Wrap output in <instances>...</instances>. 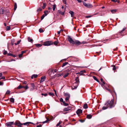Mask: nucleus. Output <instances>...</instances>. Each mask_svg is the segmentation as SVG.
Masks as SVG:
<instances>
[{
  "label": "nucleus",
  "mask_w": 127,
  "mask_h": 127,
  "mask_svg": "<svg viewBox=\"0 0 127 127\" xmlns=\"http://www.w3.org/2000/svg\"><path fill=\"white\" fill-rule=\"evenodd\" d=\"M114 99H112L111 100H108L105 104V106L102 108V110H105L108 108H111L114 106L113 103Z\"/></svg>",
  "instance_id": "obj_1"
},
{
  "label": "nucleus",
  "mask_w": 127,
  "mask_h": 127,
  "mask_svg": "<svg viewBox=\"0 0 127 127\" xmlns=\"http://www.w3.org/2000/svg\"><path fill=\"white\" fill-rule=\"evenodd\" d=\"M53 42L51 41H48L44 42L43 45L45 46H48L53 44Z\"/></svg>",
  "instance_id": "obj_2"
},
{
  "label": "nucleus",
  "mask_w": 127,
  "mask_h": 127,
  "mask_svg": "<svg viewBox=\"0 0 127 127\" xmlns=\"http://www.w3.org/2000/svg\"><path fill=\"white\" fill-rule=\"evenodd\" d=\"M83 5L88 8H91L93 7L92 5L89 3H87L84 2H83Z\"/></svg>",
  "instance_id": "obj_3"
},
{
  "label": "nucleus",
  "mask_w": 127,
  "mask_h": 127,
  "mask_svg": "<svg viewBox=\"0 0 127 127\" xmlns=\"http://www.w3.org/2000/svg\"><path fill=\"white\" fill-rule=\"evenodd\" d=\"M46 120L45 121L43 122H42L44 124L45 123H47L49 121H50L52 120H53V117L52 116L50 117H49L48 118L46 117Z\"/></svg>",
  "instance_id": "obj_4"
},
{
  "label": "nucleus",
  "mask_w": 127,
  "mask_h": 127,
  "mask_svg": "<svg viewBox=\"0 0 127 127\" xmlns=\"http://www.w3.org/2000/svg\"><path fill=\"white\" fill-rule=\"evenodd\" d=\"M16 126H17L18 127L21 126L23 125L22 123H21L18 120L16 121L15 123L14 124Z\"/></svg>",
  "instance_id": "obj_5"
},
{
  "label": "nucleus",
  "mask_w": 127,
  "mask_h": 127,
  "mask_svg": "<svg viewBox=\"0 0 127 127\" xmlns=\"http://www.w3.org/2000/svg\"><path fill=\"white\" fill-rule=\"evenodd\" d=\"M74 44H75L76 46H78L81 44L82 43H86L85 42H83L82 43L80 42L78 40H75L74 41Z\"/></svg>",
  "instance_id": "obj_6"
},
{
  "label": "nucleus",
  "mask_w": 127,
  "mask_h": 127,
  "mask_svg": "<svg viewBox=\"0 0 127 127\" xmlns=\"http://www.w3.org/2000/svg\"><path fill=\"white\" fill-rule=\"evenodd\" d=\"M68 39L69 42L70 44L74 45V41L73 40L70 36H68Z\"/></svg>",
  "instance_id": "obj_7"
},
{
  "label": "nucleus",
  "mask_w": 127,
  "mask_h": 127,
  "mask_svg": "<svg viewBox=\"0 0 127 127\" xmlns=\"http://www.w3.org/2000/svg\"><path fill=\"white\" fill-rule=\"evenodd\" d=\"M14 122H9L6 123L5 125L7 127H11L12 125L14 124Z\"/></svg>",
  "instance_id": "obj_8"
},
{
  "label": "nucleus",
  "mask_w": 127,
  "mask_h": 127,
  "mask_svg": "<svg viewBox=\"0 0 127 127\" xmlns=\"http://www.w3.org/2000/svg\"><path fill=\"white\" fill-rule=\"evenodd\" d=\"M79 85V84L78 83H74L72 86V88L73 89H76L78 87Z\"/></svg>",
  "instance_id": "obj_9"
},
{
  "label": "nucleus",
  "mask_w": 127,
  "mask_h": 127,
  "mask_svg": "<svg viewBox=\"0 0 127 127\" xmlns=\"http://www.w3.org/2000/svg\"><path fill=\"white\" fill-rule=\"evenodd\" d=\"M71 60L72 61H74L76 62L79 61L80 60V59L77 58H76L75 57H71Z\"/></svg>",
  "instance_id": "obj_10"
},
{
  "label": "nucleus",
  "mask_w": 127,
  "mask_h": 127,
  "mask_svg": "<svg viewBox=\"0 0 127 127\" xmlns=\"http://www.w3.org/2000/svg\"><path fill=\"white\" fill-rule=\"evenodd\" d=\"M71 107L68 106L67 107L65 108L64 109V111H67L71 110Z\"/></svg>",
  "instance_id": "obj_11"
},
{
  "label": "nucleus",
  "mask_w": 127,
  "mask_h": 127,
  "mask_svg": "<svg viewBox=\"0 0 127 127\" xmlns=\"http://www.w3.org/2000/svg\"><path fill=\"white\" fill-rule=\"evenodd\" d=\"M53 70L51 69H49L47 71V73H48L49 76H51L52 73L53 72Z\"/></svg>",
  "instance_id": "obj_12"
},
{
  "label": "nucleus",
  "mask_w": 127,
  "mask_h": 127,
  "mask_svg": "<svg viewBox=\"0 0 127 127\" xmlns=\"http://www.w3.org/2000/svg\"><path fill=\"white\" fill-rule=\"evenodd\" d=\"M30 124H34L33 123L30 122H27L25 123H22L23 125L27 126H28Z\"/></svg>",
  "instance_id": "obj_13"
},
{
  "label": "nucleus",
  "mask_w": 127,
  "mask_h": 127,
  "mask_svg": "<svg viewBox=\"0 0 127 127\" xmlns=\"http://www.w3.org/2000/svg\"><path fill=\"white\" fill-rule=\"evenodd\" d=\"M82 112V110L81 109H78L76 112V113L77 114H81Z\"/></svg>",
  "instance_id": "obj_14"
},
{
  "label": "nucleus",
  "mask_w": 127,
  "mask_h": 127,
  "mask_svg": "<svg viewBox=\"0 0 127 127\" xmlns=\"http://www.w3.org/2000/svg\"><path fill=\"white\" fill-rule=\"evenodd\" d=\"M75 80L76 82L75 83H78L79 84V80L78 77H77L75 79Z\"/></svg>",
  "instance_id": "obj_15"
},
{
  "label": "nucleus",
  "mask_w": 127,
  "mask_h": 127,
  "mask_svg": "<svg viewBox=\"0 0 127 127\" xmlns=\"http://www.w3.org/2000/svg\"><path fill=\"white\" fill-rule=\"evenodd\" d=\"M30 84L32 87V88H31V90H33L34 89L35 86L34 84L33 83H31Z\"/></svg>",
  "instance_id": "obj_16"
},
{
  "label": "nucleus",
  "mask_w": 127,
  "mask_h": 127,
  "mask_svg": "<svg viewBox=\"0 0 127 127\" xmlns=\"http://www.w3.org/2000/svg\"><path fill=\"white\" fill-rule=\"evenodd\" d=\"M58 12L60 14H61L62 15H64V11L62 12V11L61 10H59L58 11Z\"/></svg>",
  "instance_id": "obj_17"
},
{
  "label": "nucleus",
  "mask_w": 127,
  "mask_h": 127,
  "mask_svg": "<svg viewBox=\"0 0 127 127\" xmlns=\"http://www.w3.org/2000/svg\"><path fill=\"white\" fill-rule=\"evenodd\" d=\"M37 76V74H34L33 75L31 76V78L33 79V78H36Z\"/></svg>",
  "instance_id": "obj_18"
},
{
  "label": "nucleus",
  "mask_w": 127,
  "mask_h": 127,
  "mask_svg": "<svg viewBox=\"0 0 127 127\" xmlns=\"http://www.w3.org/2000/svg\"><path fill=\"white\" fill-rule=\"evenodd\" d=\"M92 117V115L90 114H88L87 115V118L89 119L91 118Z\"/></svg>",
  "instance_id": "obj_19"
},
{
  "label": "nucleus",
  "mask_w": 127,
  "mask_h": 127,
  "mask_svg": "<svg viewBox=\"0 0 127 127\" xmlns=\"http://www.w3.org/2000/svg\"><path fill=\"white\" fill-rule=\"evenodd\" d=\"M69 13L70 14L71 17H73L74 16V12L70 10Z\"/></svg>",
  "instance_id": "obj_20"
},
{
  "label": "nucleus",
  "mask_w": 127,
  "mask_h": 127,
  "mask_svg": "<svg viewBox=\"0 0 127 127\" xmlns=\"http://www.w3.org/2000/svg\"><path fill=\"white\" fill-rule=\"evenodd\" d=\"M45 78V76L42 77H41V80H40L41 82H42L44 81Z\"/></svg>",
  "instance_id": "obj_21"
},
{
  "label": "nucleus",
  "mask_w": 127,
  "mask_h": 127,
  "mask_svg": "<svg viewBox=\"0 0 127 127\" xmlns=\"http://www.w3.org/2000/svg\"><path fill=\"white\" fill-rule=\"evenodd\" d=\"M28 41L29 42H33V39H31L29 37H28Z\"/></svg>",
  "instance_id": "obj_22"
},
{
  "label": "nucleus",
  "mask_w": 127,
  "mask_h": 127,
  "mask_svg": "<svg viewBox=\"0 0 127 127\" xmlns=\"http://www.w3.org/2000/svg\"><path fill=\"white\" fill-rule=\"evenodd\" d=\"M7 55L8 56H11L14 57H16V56L15 55H13L11 53H8L7 54Z\"/></svg>",
  "instance_id": "obj_23"
},
{
  "label": "nucleus",
  "mask_w": 127,
  "mask_h": 127,
  "mask_svg": "<svg viewBox=\"0 0 127 127\" xmlns=\"http://www.w3.org/2000/svg\"><path fill=\"white\" fill-rule=\"evenodd\" d=\"M10 101L11 102L13 103H14V98H11L10 99Z\"/></svg>",
  "instance_id": "obj_24"
},
{
  "label": "nucleus",
  "mask_w": 127,
  "mask_h": 127,
  "mask_svg": "<svg viewBox=\"0 0 127 127\" xmlns=\"http://www.w3.org/2000/svg\"><path fill=\"white\" fill-rule=\"evenodd\" d=\"M93 77L94 80L96 81L97 82H99V81L97 79L96 77L94 76H93Z\"/></svg>",
  "instance_id": "obj_25"
},
{
  "label": "nucleus",
  "mask_w": 127,
  "mask_h": 127,
  "mask_svg": "<svg viewBox=\"0 0 127 127\" xmlns=\"http://www.w3.org/2000/svg\"><path fill=\"white\" fill-rule=\"evenodd\" d=\"M83 107L84 109H86L88 108L87 104H85L83 106Z\"/></svg>",
  "instance_id": "obj_26"
},
{
  "label": "nucleus",
  "mask_w": 127,
  "mask_h": 127,
  "mask_svg": "<svg viewBox=\"0 0 127 127\" xmlns=\"http://www.w3.org/2000/svg\"><path fill=\"white\" fill-rule=\"evenodd\" d=\"M69 74V73L67 72L66 73V74L64 75L63 76V77L64 78H65L67 77Z\"/></svg>",
  "instance_id": "obj_27"
},
{
  "label": "nucleus",
  "mask_w": 127,
  "mask_h": 127,
  "mask_svg": "<svg viewBox=\"0 0 127 127\" xmlns=\"http://www.w3.org/2000/svg\"><path fill=\"white\" fill-rule=\"evenodd\" d=\"M64 96L66 97H68V96L70 97V95L68 93H64Z\"/></svg>",
  "instance_id": "obj_28"
},
{
  "label": "nucleus",
  "mask_w": 127,
  "mask_h": 127,
  "mask_svg": "<svg viewBox=\"0 0 127 127\" xmlns=\"http://www.w3.org/2000/svg\"><path fill=\"white\" fill-rule=\"evenodd\" d=\"M68 64V63L65 62L63 64V65H62V67H63L64 66L66 65L67 64Z\"/></svg>",
  "instance_id": "obj_29"
},
{
  "label": "nucleus",
  "mask_w": 127,
  "mask_h": 127,
  "mask_svg": "<svg viewBox=\"0 0 127 127\" xmlns=\"http://www.w3.org/2000/svg\"><path fill=\"white\" fill-rule=\"evenodd\" d=\"M111 11L112 13H114L116 12L117 10L116 9L112 10H111Z\"/></svg>",
  "instance_id": "obj_30"
},
{
  "label": "nucleus",
  "mask_w": 127,
  "mask_h": 127,
  "mask_svg": "<svg viewBox=\"0 0 127 127\" xmlns=\"http://www.w3.org/2000/svg\"><path fill=\"white\" fill-rule=\"evenodd\" d=\"M70 97L68 96V97H66L65 98V100L66 102H67L69 99V98Z\"/></svg>",
  "instance_id": "obj_31"
},
{
  "label": "nucleus",
  "mask_w": 127,
  "mask_h": 127,
  "mask_svg": "<svg viewBox=\"0 0 127 127\" xmlns=\"http://www.w3.org/2000/svg\"><path fill=\"white\" fill-rule=\"evenodd\" d=\"M17 8V5L16 3H15L14 4V10H15Z\"/></svg>",
  "instance_id": "obj_32"
},
{
  "label": "nucleus",
  "mask_w": 127,
  "mask_h": 127,
  "mask_svg": "<svg viewBox=\"0 0 127 127\" xmlns=\"http://www.w3.org/2000/svg\"><path fill=\"white\" fill-rule=\"evenodd\" d=\"M36 46L37 47H39L41 46H42L41 44H35Z\"/></svg>",
  "instance_id": "obj_33"
},
{
  "label": "nucleus",
  "mask_w": 127,
  "mask_h": 127,
  "mask_svg": "<svg viewBox=\"0 0 127 127\" xmlns=\"http://www.w3.org/2000/svg\"><path fill=\"white\" fill-rule=\"evenodd\" d=\"M62 123V121H59V122L57 124V125H56V126L57 127L58 126Z\"/></svg>",
  "instance_id": "obj_34"
},
{
  "label": "nucleus",
  "mask_w": 127,
  "mask_h": 127,
  "mask_svg": "<svg viewBox=\"0 0 127 127\" xmlns=\"http://www.w3.org/2000/svg\"><path fill=\"white\" fill-rule=\"evenodd\" d=\"M44 15H45V16H46L47 15L48 13V11H44Z\"/></svg>",
  "instance_id": "obj_35"
},
{
  "label": "nucleus",
  "mask_w": 127,
  "mask_h": 127,
  "mask_svg": "<svg viewBox=\"0 0 127 127\" xmlns=\"http://www.w3.org/2000/svg\"><path fill=\"white\" fill-rule=\"evenodd\" d=\"M21 41V40H19L18 41H17V43H15V45H17V44H19L20 43V42Z\"/></svg>",
  "instance_id": "obj_36"
},
{
  "label": "nucleus",
  "mask_w": 127,
  "mask_h": 127,
  "mask_svg": "<svg viewBox=\"0 0 127 127\" xmlns=\"http://www.w3.org/2000/svg\"><path fill=\"white\" fill-rule=\"evenodd\" d=\"M68 103H65L64 102H63V105L65 106H66L68 105Z\"/></svg>",
  "instance_id": "obj_37"
},
{
  "label": "nucleus",
  "mask_w": 127,
  "mask_h": 127,
  "mask_svg": "<svg viewBox=\"0 0 127 127\" xmlns=\"http://www.w3.org/2000/svg\"><path fill=\"white\" fill-rule=\"evenodd\" d=\"M56 7V4H55L53 5V11L55 10Z\"/></svg>",
  "instance_id": "obj_38"
},
{
  "label": "nucleus",
  "mask_w": 127,
  "mask_h": 127,
  "mask_svg": "<svg viewBox=\"0 0 127 127\" xmlns=\"http://www.w3.org/2000/svg\"><path fill=\"white\" fill-rule=\"evenodd\" d=\"M10 92L9 90H7L6 93V94H9L10 93Z\"/></svg>",
  "instance_id": "obj_39"
},
{
  "label": "nucleus",
  "mask_w": 127,
  "mask_h": 127,
  "mask_svg": "<svg viewBox=\"0 0 127 127\" xmlns=\"http://www.w3.org/2000/svg\"><path fill=\"white\" fill-rule=\"evenodd\" d=\"M10 26H7L6 27V30L7 31L10 30Z\"/></svg>",
  "instance_id": "obj_40"
},
{
  "label": "nucleus",
  "mask_w": 127,
  "mask_h": 127,
  "mask_svg": "<svg viewBox=\"0 0 127 127\" xmlns=\"http://www.w3.org/2000/svg\"><path fill=\"white\" fill-rule=\"evenodd\" d=\"M58 43V42L57 41H55L54 42V44L55 45H57Z\"/></svg>",
  "instance_id": "obj_41"
},
{
  "label": "nucleus",
  "mask_w": 127,
  "mask_h": 127,
  "mask_svg": "<svg viewBox=\"0 0 127 127\" xmlns=\"http://www.w3.org/2000/svg\"><path fill=\"white\" fill-rule=\"evenodd\" d=\"M39 31L40 33L43 32H44L43 30L42 29H39Z\"/></svg>",
  "instance_id": "obj_42"
},
{
  "label": "nucleus",
  "mask_w": 127,
  "mask_h": 127,
  "mask_svg": "<svg viewBox=\"0 0 127 127\" xmlns=\"http://www.w3.org/2000/svg\"><path fill=\"white\" fill-rule=\"evenodd\" d=\"M23 87L21 85H19L17 87V88L18 89H19L21 88H23Z\"/></svg>",
  "instance_id": "obj_43"
},
{
  "label": "nucleus",
  "mask_w": 127,
  "mask_h": 127,
  "mask_svg": "<svg viewBox=\"0 0 127 127\" xmlns=\"http://www.w3.org/2000/svg\"><path fill=\"white\" fill-rule=\"evenodd\" d=\"M42 9L41 8H39L37 10V12H39V11H41L42 10Z\"/></svg>",
  "instance_id": "obj_44"
},
{
  "label": "nucleus",
  "mask_w": 127,
  "mask_h": 127,
  "mask_svg": "<svg viewBox=\"0 0 127 127\" xmlns=\"http://www.w3.org/2000/svg\"><path fill=\"white\" fill-rule=\"evenodd\" d=\"M46 6V4L45 3H43V6L42 7V8L44 9Z\"/></svg>",
  "instance_id": "obj_45"
},
{
  "label": "nucleus",
  "mask_w": 127,
  "mask_h": 127,
  "mask_svg": "<svg viewBox=\"0 0 127 127\" xmlns=\"http://www.w3.org/2000/svg\"><path fill=\"white\" fill-rule=\"evenodd\" d=\"M48 94L50 95V96L53 95H54V94L52 93H48Z\"/></svg>",
  "instance_id": "obj_46"
},
{
  "label": "nucleus",
  "mask_w": 127,
  "mask_h": 127,
  "mask_svg": "<svg viewBox=\"0 0 127 127\" xmlns=\"http://www.w3.org/2000/svg\"><path fill=\"white\" fill-rule=\"evenodd\" d=\"M45 16V15L44 14H43L41 17V20H43L44 18V17H45V16Z\"/></svg>",
  "instance_id": "obj_47"
},
{
  "label": "nucleus",
  "mask_w": 127,
  "mask_h": 127,
  "mask_svg": "<svg viewBox=\"0 0 127 127\" xmlns=\"http://www.w3.org/2000/svg\"><path fill=\"white\" fill-rule=\"evenodd\" d=\"M23 88H24L26 89H28L29 88V87L27 85H26L25 87H24Z\"/></svg>",
  "instance_id": "obj_48"
},
{
  "label": "nucleus",
  "mask_w": 127,
  "mask_h": 127,
  "mask_svg": "<svg viewBox=\"0 0 127 127\" xmlns=\"http://www.w3.org/2000/svg\"><path fill=\"white\" fill-rule=\"evenodd\" d=\"M60 100L61 102H63H63H64V101L63 99L62 98H61Z\"/></svg>",
  "instance_id": "obj_49"
},
{
  "label": "nucleus",
  "mask_w": 127,
  "mask_h": 127,
  "mask_svg": "<svg viewBox=\"0 0 127 127\" xmlns=\"http://www.w3.org/2000/svg\"><path fill=\"white\" fill-rule=\"evenodd\" d=\"M113 69L114 71H115V70H116V67L115 66L113 65Z\"/></svg>",
  "instance_id": "obj_50"
},
{
  "label": "nucleus",
  "mask_w": 127,
  "mask_h": 127,
  "mask_svg": "<svg viewBox=\"0 0 127 127\" xmlns=\"http://www.w3.org/2000/svg\"><path fill=\"white\" fill-rule=\"evenodd\" d=\"M15 61V60H14V59H12V60H10V61H6V62H12V61Z\"/></svg>",
  "instance_id": "obj_51"
},
{
  "label": "nucleus",
  "mask_w": 127,
  "mask_h": 127,
  "mask_svg": "<svg viewBox=\"0 0 127 127\" xmlns=\"http://www.w3.org/2000/svg\"><path fill=\"white\" fill-rule=\"evenodd\" d=\"M41 95H44L45 96H46L48 94H41Z\"/></svg>",
  "instance_id": "obj_52"
},
{
  "label": "nucleus",
  "mask_w": 127,
  "mask_h": 127,
  "mask_svg": "<svg viewBox=\"0 0 127 127\" xmlns=\"http://www.w3.org/2000/svg\"><path fill=\"white\" fill-rule=\"evenodd\" d=\"M7 53V52L6 51H4L3 53V54L4 55L6 54Z\"/></svg>",
  "instance_id": "obj_53"
},
{
  "label": "nucleus",
  "mask_w": 127,
  "mask_h": 127,
  "mask_svg": "<svg viewBox=\"0 0 127 127\" xmlns=\"http://www.w3.org/2000/svg\"><path fill=\"white\" fill-rule=\"evenodd\" d=\"M126 28H124L123 30H122L121 31H120V33H122V32H123V31H124L125 30V29Z\"/></svg>",
  "instance_id": "obj_54"
},
{
  "label": "nucleus",
  "mask_w": 127,
  "mask_h": 127,
  "mask_svg": "<svg viewBox=\"0 0 127 127\" xmlns=\"http://www.w3.org/2000/svg\"><path fill=\"white\" fill-rule=\"evenodd\" d=\"M86 72V71L84 70H82L80 71V72H82V73H85Z\"/></svg>",
  "instance_id": "obj_55"
},
{
  "label": "nucleus",
  "mask_w": 127,
  "mask_h": 127,
  "mask_svg": "<svg viewBox=\"0 0 127 127\" xmlns=\"http://www.w3.org/2000/svg\"><path fill=\"white\" fill-rule=\"evenodd\" d=\"M22 55L23 54L21 53V54L19 55V58H21L22 56Z\"/></svg>",
  "instance_id": "obj_56"
},
{
  "label": "nucleus",
  "mask_w": 127,
  "mask_h": 127,
  "mask_svg": "<svg viewBox=\"0 0 127 127\" xmlns=\"http://www.w3.org/2000/svg\"><path fill=\"white\" fill-rule=\"evenodd\" d=\"M91 17H92V16H91V15L87 16H86V18H89Z\"/></svg>",
  "instance_id": "obj_57"
},
{
  "label": "nucleus",
  "mask_w": 127,
  "mask_h": 127,
  "mask_svg": "<svg viewBox=\"0 0 127 127\" xmlns=\"http://www.w3.org/2000/svg\"><path fill=\"white\" fill-rule=\"evenodd\" d=\"M57 69H54V72H53V73H54L55 72H57Z\"/></svg>",
  "instance_id": "obj_58"
},
{
  "label": "nucleus",
  "mask_w": 127,
  "mask_h": 127,
  "mask_svg": "<svg viewBox=\"0 0 127 127\" xmlns=\"http://www.w3.org/2000/svg\"><path fill=\"white\" fill-rule=\"evenodd\" d=\"M3 84V83L1 82H0V85H2Z\"/></svg>",
  "instance_id": "obj_59"
},
{
  "label": "nucleus",
  "mask_w": 127,
  "mask_h": 127,
  "mask_svg": "<svg viewBox=\"0 0 127 127\" xmlns=\"http://www.w3.org/2000/svg\"><path fill=\"white\" fill-rule=\"evenodd\" d=\"M101 45H93V46L94 47V46H101Z\"/></svg>",
  "instance_id": "obj_60"
},
{
  "label": "nucleus",
  "mask_w": 127,
  "mask_h": 127,
  "mask_svg": "<svg viewBox=\"0 0 127 127\" xmlns=\"http://www.w3.org/2000/svg\"><path fill=\"white\" fill-rule=\"evenodd\" d=\"M5 79V77L4 76V77H2L0 79V80H1V79Z\"/></svg>",
  "instance_id": "obj_61"
},
{
  "label": "nucleus",
  "mask_w": 127,
  "mask_h": 127,
  "mask_svg": "<svg viewBox=\"0 0 127 127\" xmlns=\"http://www.w3.org/2000/svg\"><path fill=\"white\" fill-rule=\"evenodd\" d=\"M63 1L64 3L66 4V0H63Z\"/></svg>",
  "instance_id": "obj_62"
},
{
  "label": "nucleus",
  "mask_w": 127,
  "mask_h": 127,
  "mask_svg": "<svg viewBox=\"0 0 127 127\" xmlns=\"http://www.w3.org/2000/svg\"><path fill=\"white\" fill-rule=\"evenodd\" d=\"M42 126L41 125H37V127H41Z\"/></svg>",
  "instance_id": "obj_63"
},
{
  "label": "nucleus",
  "mask_w": 127,
  "mask_h": 127,
  "mask_svg": "<svg viewBox=\"0 0 127 127\" xmlns=\"http://www.w3.org/2000/svg\"><path fill=\"white\" fill-rule=\"evenodd\" d=\"M77 0L79 2H82L81 0Z\"/></svg>",
  "instance_id": "obj_64"
}]
</instances>
